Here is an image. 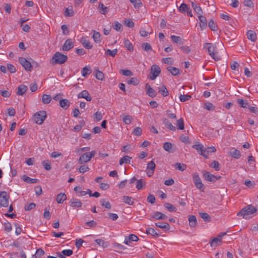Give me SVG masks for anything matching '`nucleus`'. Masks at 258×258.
<instances>
[{
  "label": "nucleus",
  "mask_w": 258,
  "mask_h": 258,
  "mask_svg": "<svg viewBox=\"0 0 258 258\" xmlns=\"http://www.w3.org/2000/svg\"><path fill=\"white\" fill-rule=\"evenodd\" d=\"M256 211V208L252 205H249L241 210L237 215L238 216H242L244 218L246 219L247 216L254 213Z\"/></svg>",
  "instance_id": "nucleus-1"
},
{
  "label": "nucleus",
  "mask_w": 258,
  "mask_h": 258,
  "mask_svg": "<svg viewBox=\"0 0 258 258\" xmlns=\"http://www.w3.org/2000/svg\"><path fill=\"white\" fill-rule=\"evenodd\" d=\"M204 48L208 49L209 54L215 60L218 61L221 59L220 56L217 55L216 52H215V47L211 43H207L204 45Z\"/></svg>",
  "instance_id": "nucleus-2"
},
{
  "label": "nucleus",
  "mask_w": 258,
  "mask_h": 258,
  "mask_svg": "<svg viewBox=\"0 0 258 258\" xmlns=\"http://www.w3.org/2000/svg\"><path fill=\"white\" fill-rule=\"evenodd\" d=\"M68 58V56L60 52H56L52 57V63L62 64L64 63Z\"/></svg>",
  "instance_id": "nucleus-3"
},
{
  "label": "nucleus",
  "mask_w": 258,
  "mask_h": 258,
  "mask_svg": "<svg viewBox=\"0 0 258 258\" xmlns=\"http://www.w3.org/2000/svg\"><path fill=\"white\" fill-rule=\"evenodd\" d=\"M46 113L44 111H40L34 114L33 120L38 124H41L46 118Z\"/></svg>",
  "instance_id": "nucleus-4"
},
{
  "label": "nucleus",
  "mask_w": 258,
  "mask_h": 258,
  "mask_svg": "<svg viewBox=\"0 0 258 258\" xmlns=\"http://www.w3.org/2000/svg\"><path fill=\"white\" fill-rule=\"evenodd\" d=\"M193 181L196 187L200 190L201 191L204 190V185L202 183V180L200 178L199 176L197 174H194L193 175Z\"/></svg>",
  "instance_id": "nucleus-5"
},
{
  "label": "nucleus",
  "mask_w": 258,
  "mask_h": 258,
  "mask_svg": "<svg viewBox=\"0 0 258 258\" xmlns=\"http://www.w3.org/2000/svg\"><path fill=\"white\" fill-rule=\"evenodd\" d=\"M161 73L160 67L156 64L153 65L151 68V74L152 75L150 77V79L154 80Z\"/></svg>",
  "instance_id": "nucleus-6"
},
{
  "label": "nucleus",
  "mask_w": 258,
  "mask_h": 258,
  "mask_svg": "<svg viewBox=\"0 0 258 258\" xmlns=\"http://www.w3.org/2000/svg\"><path fill=\"white\" fill-rule=\"evenodd\" d=\"M0 205L4 207H7L9 205V197L6 191L0 193Z\"/></svg>",
  "instance_id": "nucleus-7"
},
{
  "label": "nucleus",
  "mask_w": 258,
  "mask_h": 258,
  "mask_svg": "<svg viewBox=\"0 0 258 258\" xmlns=\"http://www.w3.org/2000/svg\"><path fill=\"white\" fill-rule=\"evenodd\" d=\"M19 61L27 71H31L32 69V64L25 58L21 57L19 58Z\"/></svg>",
  "instance_id": "nucleus-8"
},
{
  "label": "nucleus",
  "mask_w": 258,
  "mask_h": 258,
  "mask_svg": "<svg viewBox=\"0 0 258 258\" xmlns=\"http://www.w3.org/2000/svg\"><path fill=\"white\" fill-rule=\"evenodd\" d=\"M203 177L205 180L209 181L215 182L220 178V176H216L210 173L209 172L204 171L203 172Z\"/></svg>",
  "instance_id": "nucleus-9"
},
{
  "label": "nucleus",
  "mask_w": 258,
  "mask_h": 258,
  "mask_svg": "<svg viewBox=\"0 0 258 258\" xmlns=\"http://www.w3.org/2000/svg\"><path fill=\"white\" fill-rule=\"evenodd\" d=\"M78 98H84L88 101L92 100V97L87 90H83L78 95Z\"/></svg>",
  "instance_id": "nucleus-10"
},
{
  "label": "nucleus",
  "mask_w": 258,
  "mask_h": 258,
  "mask_svg": "<svg viewBox=\"0 0 258 258\" xmlns=\"http://www.w3.org/2000/svg\"><path fill=\"white\" fill-rule=\"evenodd\" d=\"M70 206L73 208H81L82 206V202L78 199L73 198L70 201Z\"/></svg>",
  "instance_id": "nucleus-11"
},
{
  "label": "nucleus",
  "mask_w": 258,
  "mask_h": 258,
  "mask_svg": "<svg viewBox=\"0 0 258 258\" xmlns=\"http://www.w3.org/2000/svg\"><path fill=\"white\" fill-rule=\"evenodd\" d=\"M145 88L147 89L146 94L148 96L152 98H154L156 96L157 93L148 83L145 85Z\"/></svg>",
  "instance_id": "nucleus-12"
},
{
  "label": "nucleus",
  "mask_w": 258,
  "mask_h": 258,
  "mask_svg": "<svg viewBox=\"0 0 258 258\" xmlns=\"http://www.w3.org/2000/svg\"><path fill=\"white\" fill-rule=\"evenodd\" d=\"M139 238L135 234H131L128 237H126L124 239V243L128 245L132 241H138Z\"/></svg>",
  "instance_id": "nucleus-13"
},
{
  "label": "nucleus",
  "mask_w": 258,
  "mask_h": 258,
  "mask_svg": "<svg viewBox=\"0 0 258 258\" xmlns=\"http://www.w3.org/2000/svg\"><path fill=\"white\" fill-rule=\"evenodd\" d=\"M91 159V157L89 156L88 153H86L81 156L79 160V163L82 164L89 162Z\"/></svg>",
  "instance_id": "nucleus-14"
},
{
  "label": "nucleus",
  "mask_w": 258,
  "mask_h": 258,
  "mask_svg": "<svg viewBox=\"0 0 258 258\" xmlns=\"http://www.w3.org/2000/svg\"><path fill=\"white\" fill-rule=\"evenodd\" d=\"M73 43L71 39H68L66 40L62 46V50L68 51L73 47Z\"/></svg>",
  "instance_id": "nucleus-15"
},
{
  "label": "nucleus",
  "mask_w": 258,
  "mask_h": 258,
  "mask_svg": "<svg viewBox=\"0 0 258 258\" xmlns=\"http://www.w3.org/2000/svg\"><path fill=\"white\" fill-rule=\"evenodd\" d=\"M155 225L157 227L165 231H168L170 229V225L166 222H158L156 223Z\"/></svg>",
  "instance_id": "nucleus-16"
},
{
  "label": "nucleus",
  "mask_w": 258,
  "mask_h": 258,
  "mask_svg": "<svg viewBox=\"0 0 258 258\" xmlns=\"http://www.w3.org/2000/svg\"><path fill=\"white\" fill-rule=\"evenodd\" d=\"M162 122L165 126L170 130L172 131H175L176 130V127L173 125L172 124L167 118H163Z\"/></svg>",
  "instance_id": "nucleus-17"
},
{
  "label": "nucleus",
  "mask_w": 258,
  "mask_h": 258,
  "mask_svg": "<svg viewBox=\"0 0 258 258\" xmlns=\"http://www.w3.org/2000/svg\"><path fill=\"white\" fill-rule=\"evenodd\" d=\"M70 104L71 102L67 99H61L59 100V105L64 109H67Z\"/></svg>",
  "instance_id": "nucleus-18"
},
{
  "label": "nucleus",
  "mask_w": 258,
  "mask_h": 258,
  "mask_svg": "<svg viewBox=\"0 0 258 258\" xmlns=\"http://www.w3.org/2000/svg\"><path fill=\"white\" fill-rule=\"evenodd\" d=\"M152 217L157 220H164L167 218V216L160 212H155Z\"/></svg>",
  "instance_id": "nucleus-19"
},
{
  "label": "nucleus",
  "mask_w": 258,
  "mask_h": 258,
  "mask_svg": "<svg viewBox=\"0 0 258 258\" xmlns=\"http://www.w3.org/2000/svg\"><path fill=\"white\" fill-rule=\"evenodd\" d=\"M199 19L200 21V27L203 30L207 27V21L206 18L204 16H199Z\"/></svg>",
  "instance_id": "nucleus-20"
},
{
  "label": "nucleus",
  "mask_w": 258,
  "mask_h": 258,
  "mask_svg": "<svg viewBox=\"0 0 258 258\" xmlns=\"http://www.w3.org/2000/svg\"><path fill=\"white\" fill-rule=\"evenodd\" d=\"M80 42L85 48L90 49L92 48V45H91L90 42L88 40H87L85 38H81L80 39Z\"/></svg>",
  "instance_id": "nucleus-21"
},
{
  "label": "nucleus",
  "mask_w": 258,
  "mask_h": 258,
  "mask_svg": "<svg viewBox=\"0 0 258 258\" xmlns=\"http://www.w3.org/2000/svg\"><path fill=\"white\" fill-rule=\"evenodd\" d=\"M222 243V240L218 237L214 238L210 242V244L211 247H216Z\"/></svg>",
  "instance_id": "nucleus-22"
},
{
  "label": "nucleus",
  "mask_w": 258,
  "mask_h": 258,
  "mask_svg": "<svg viewBox=\"0 0 258 258\" xmlns=\"http://www.w3.org/2000/svg\"><path fill=\"white\" fill-rule=\"evenodd\" d=\"M247 38L252 42H255L256 40V34L254 31L252 30H248L247 31Z\"/></svg>",
  "instance_id": "nucleus-23"
},
{
  "label": "nucleus",
  "mask_w": 258,
  "mask_h": 258,
  "mask_svg": "<svg viewBox=\"0 0 258 258\" xmlns=\"http://www.w3.org/2000/svg\"><path fill=\"white\" fill-rule=\"evenodd\" d=\"M189 226L191 227H195L197 225V218L194 215H190L188 218Z\"/></svg>",
  "instance_id": "nucleus-24"
},
{
  "label": "nucleus",
  "mask_w": 258,
  "mask_h": 258,
  "mask_svg": "<svg viewBox=\"0 0 258 258\" xmlns=\"http://www.w3.org/2000/svg\"><path fill=\"white\" fill-rule=\"evenodd\" d=\"M28 88L25 85H20L18 88L17 94L18 95H23L27 90Z\"/></svg>",
  "instance_id": "nucleus-25"
},
{
  "label": "nucleus",
  "mask_w": 258,
  "mask_h": 258,
  "mask_svg": "<svg viewBox=\"0 0 258 258\" xmlns=\"http://www.w3.org/2000/svg\"><path fill=\"white\" fill-rule=\"evenodd\" d=\"M172 144L170 142H165L163 144V148L169 153H173L174 150H172Z\"/></svg>",
  "instance_id": "nucleus-26"
},
{
  "label": "nucleus",
  "mask_w": 258,
  "mask_h": 258,
  "mask_svg": "<svg viewBox=\"0 0 258 258\" xmlns=\"http://www.w3.org/2000/svg\"><path fill=\"white\" fill-rule=\"evenodd\" d=\"M132 158L128 155H125L120 159L119 164L122 165L123 164H130Z\"/></svg>",
  "instance_id": "nucleus-27"
},
{
  "label": "nucleus",
  "mask_w": 258,
  "mask_h": 258,
  "mask_svg": "<svg viewBox=\"0 0 258 258\" xmlns=\"http://www.w3.org/2000/svg\"><path fill=\"white\" fill-rule=\"evenodd\" d=\"M124 46L130 51H133L134 46L132 43L127 38L124 39Z\"/></svg>",
  "instance_id": "nucleus-28"
},
{
  "label": "nucleus",
  "mask_w": 258,
  "mask_h": 258,
  "mask_svg": "<svg viewBox=\"0 0 258 258\" xmlns=\"http://www.w3.org/2000/svg\"><path fill=\"white\" fill-rule=\"evenodd\" d=\"M230 155L235 159H239L241 156V153L239 151L236 149H233L229 152Z\"/></svg>",
  "instance_id": "nucleus-29"
},
{
  "label": "nucleus",
  "mask_w": 258,
  "mask_h": 258,
  "mask_svg": "<svg viewBox=\"0 0 258 258\" xmlns=\"http://www.w3.org/2000/svg\"><path fill=\"white\" fill-rule=\"evenodd\" d=\"M23 179L24 181L29 183H36L38 181L37 179L31 178L25 175H23Z\"/></svg>",
  "instance_id": "nucleus-30"
},
{
  "label": "nucleus",
  "mask_w": 258,
  "mask_h": 258,
  "mask_svg": "<svg viewBox=\"0 0 258 258\" xmlns=\"http://www.w3.org/2000/svg\"><path fill=\"white\" fill-rule=\"evenodd\" d=\"M93 34L92 35V38L94 39V41L97 43H100L101 42L100 34L95 30H93Z\"/></svg>",
  "instance_id": "nucleus-31"
},
{
  "label": "nucleus",
  "mask_w": 258,
  "mask_h": 258,
  "mask_svg": "<svg viewBox=\"0 0 258 258\" xmlns=\"http://www.w3.org/2000/svg\"><path fill=\"white\" fill-rule=\"evenodd\" d=\"M67 199V196L64 194H59L56 197V201L58 204H61Z\"/></svg>",
  "instance_id": "nucleus-32"
},
{
  "label": "nucleus",
  "mask_w": 258,
  "mask_h": 258,
  "mask_svg": "<svg viewBox=\"0 0 258 258\" xmlns=\"http://www.w3.org/2000/svg\"><path fill=\"white\" fill-rule=\"evenodd\" d=\"M167 70L173 76H176L179 73L178 69L171 66L167 67Z\"/></svg>",
  "instance_id": "nucleus-33"
},
{
  "label": "nucleus",
  "mask_w": 258,
  "mask_h": 258,
  "mask_svg": "<svg viewBox=\"0 0 258 258\" xmlns=\"http://www.w3.org/2000/svg\"><path fill=\"white\" fill-rule=\"evenodd\" d=\"M176 127L177 129L180 130H182L184 128V123L182 118H180L177 120Z\"/></svg>",
  "instance_id": "nucleus-34"
},
{
  "label": "nucleus",
  "mask_w": 258,
  "mask_h": 258,
  "mask_svg": "<svg viewBox=\"0 0 258 258\" xmlns=\"http://www.w3.org/2000/svg\"><path fill=\"white\" fill-rule=\"evenodd\" d=\"M159 92H160L163 96H167L169 94V92L165 86L162 85L161 87L158 88Z\"/></svg>",
  "instance_id": "nucleus-35"
},
{
  "label": "nucleus",
  "mask_w": 258,
  "mask_h": 258,
  "mask_svg": "<svg viewBox=\"0 0 258 258\" xmlns=\"http://www.w3.org/2000/svg\"><path fill=\"white\" fill-rule=\"evenodd\" d=\"M122 200L123 202H124L126 204H127L129 205H133L134 204V200L131 197L123 196L122 198Z\"/></svg>",
  "instance_id": "nucleus-36"
},
{
  "label": "nucleus",
  "mask_w": 258,
  "mask_h": 258,
  "mask_svg": "<svg viewBox=\"0 0 258 258\" xmlns=\"http://www.w3.org/2000/svg\"><path fill=\"white\" fill-rule=\"evenodd\" d=\"M51 100V97L49 95L43 94L42 97V101L44 104H48Z\"/></svg>",
  "instance_id": "nucleus-37"
},
{
  "label": "nucleus",
  "mask_w": 258,
  "mask_h": 258,
  "mask_svg": "<svg viewBox=\"0 0 258 258\" xmlns=\"http://www.w3.org/2000/svg\"><path fill=\"white\" fill-rule=\"evenodd\" d=\"M122 121L126 124H129L132 122V117L128 115H122Z\"/></svg>",
  "instance_id": "nucleus-38"
},
{
  "label": "nucleus",
  "mask_w": 258,
  "mask_h": 258,
  "mask_svg": "<svg viewBox=\"0 0 258 258\" xmlns=\"http://www.w3.org/2000/svg\"><path fill=\"white\" fill-rule=\"evenodd\" d=\"M100 203L102 206L105 207L107 209H110L111 208V204L109 202L106 201L105 199H101Z\"/></svg>",
  "instance_id": "nucleus-39"
},
{
  "label": "nucleus",
  "mask_w": 258,
  "mask_h": 258,
  "mask_svg": "<svg viewBox=\"0 0 258 258\" xmlns=\"http://www.w3.org/2000/svg\"><path fill=\"white\" fill-rule=\"evenodd\" d=\"M208 26L210 29L212 31H216L217 29V25L216 23L213 21V19H211L208 23Z\"/></svg>",
  "instance_id": "nucleus-40"
},
{
  "label": "nucleus",
  "mask_w": 258,
  "mask_h": 258,
  "mask_svg": "<svg viewBox=\"0 0 258 258\" xmlns=\"http://www.w3.org/2000/svg\"><path fill=\"white\" fill-rule=\"evenodd\" d=\"M174 167L176 168V169L180 170V171H184L186 169V165L180 163H176L174 165Z\"/></svg>",
  "instance_id": "nucleus-41"
},
{
  "label": "nucleus",
  "mask_w": 258,
  "mask_h": 258,
  "mask_svg": "<svg viewBox=\"0 0 258 258\" xmlns=\"http://www.w3.org/2000/svg\"><path fill=\"white\" fill-rule=\"evenodd\" d=\"M204 146L201 144H198L196 145H194L192 147L194 149L196 150L198 152H200L203 153L204 152Z\"/></svg>",
  "instance_id": "nucleus-42"
},
{
  "label": "nucleus",
  "mask_w": 258,
  "mask_h": 258,
  "mask_svg": "<svg viewBox=\"0 0 258 258\" xmlns=\"http://www.w3.org/2000/svg\"><path fill=\"white\" fill-rule=\"evenodd\" d=\"M164 206L169 212H172L176 211V208L170 203H165Z\"/></svg>",
  "instance_id": "nucleus-43"
},
{
  "label": "nucleus",
  "mask_w": 258,
  "mask_h": 258,
  "mask_svg": "<svg viewBox=\"0 0 258 258\" xmlns=\"http://www.w3.org/2000/svg\"><path fill=\"white\" fill-rule=\"evenodd\" d=\"M95 242L100 246L103 247H106L108 246V243L104 241L102 239H97L95 240Z\"/></svg>",
  "instance_id": "nucleus-44"
},
{
  "label": "nucleus",
  "mask_w": 258,
  "mask_h": 258,
  "mask_svg": "<svg viewBox=\"0 0 258 258\" xmlns=\"http://www.w3.org/2000/svg\"><path fill=\"white\" fill-rule=\"evenodd\" d=\"M117 51L118 50L117 49H114L113 50H110L108 49L105 51V53L106 55H110L112 57H114L115 55L117 54Z\"/></svg>",
  "instance_id": "nucleus-45"
},
{
  "label": "nucleus",
  "mask_w": 258,
  "mask_h": 258,
  "mask_svg": "<svg viewBox=\"0 0 258 258\" xmlns=\"http://www.w3.org/2000/svg\"><path fill=\"white\" fill-rule=\"evenodd\" d=\"M189 9V8L186 4L182 3L179 7L178 10L180 12L185 13Z\"/></svg>",
  "instance_id": "nucleus-46"
},
{
  "label": "nucleus",
  "mask_w": 258,
  "mask_h": 258,
  "mask_svg": "<svg viewBox=\"0 0 258 258\" xmlns=\"http://www.w3.org/2000/svg\"><path fill=\"white\" fill-rule=\"evenodd\" d=\"M42 164L43 167L46 170H50L51 168V164L48 160H46L42 162Z\"/></svg>",
  "instance_id": "nucleus-47"
},
{
  "label": "nucleus",
  "mask_w": 258,
  "mask_h": 258,
  "mask_svg": "<svg viewBox=\"0 0 258 258\" xmlns=\"http://www.w3.org/2000/svg\"><path fill=\"white\" fill-rule=\"evenodd\" d=\"M91 73V70L87 66L84 67L81 71L82 75L84 77H85L87 75L90 74Z\"/></svg>",
  "instance_id": "nucleus-48"
},
{
  "label": "nucleus",
  "mask_w": 258,
  "mask_h": 258,
  "mask_svg": "<svg viewBox=\"0 0 258 258\" xmlns=\"http://www.w3.org/2000/svg\"><path fill=\"white\" fill-rule=\"evenodd\" d=\"M140 81L137 78H132L127 81V83L129 85H137L139 83Z\"/></svg>",
  "instance_id": "nucleus-49"
},
{
  "label": "nucleus",
  "mask_w": 258,
  "mask_h": 258,
  "mask_svg": "<svg viewBox=\"0 0 258 258\" xmlns=\"http://www.w3.org/2000/svg\"><path fill=\"white\" fill-rule=\"evenodd\" d=\"M133 4L135 8H139L142 6V3L140 0H129Z\"/></svg>",
  "instance_id": "nucleus-50"
},
{
  "label": "nucleus",
  "mask_w": 258,
  "mask_h": 258,
  "mask_svg": "<svg viewBox=\"0 0 258 258\" xmlns=\"http://www.w3.org/2000/svg\"><path fill=\"white\" fill-rule=\"evenodd\" d=\"M146 233L148 234H150L153 236H159V234L157 233L155 229L152 228H148L146 230Z\"/></svg>",
  "instance_id": "nucleus-51"
},
{
  "label": "nucleus",
  "mask_w": 258,
  "mask_h": 258,
  "mask_svg": "<svg viewBox=\"0 0 258 258\" xmlns=\"http://www.w3.org/2000/svg\"><path fill=\"white\" fill-rule=\"evenodd\" d=\"M171 38L173 42H174L177 44L182 43L181 38L179 36H175V35H171Z\"/></svg>",
  "instance_id": "nucleus-52"
},
{
  "label": "nucleus",
  "mask_w": 258,
  "mask_h": 258,
  "mask_svg": "<svg viewBox=\"0 0 258 258\" xmlns=\"http://www.w3.org/2000/svg\"><path fill=\"white\" fill-rule=\"evenodd\" d=\"M199 215L200 217L206 221H210L211 220V217L207 213H200Z\"/></svg>",
  "instance_id": "nucleus-53"
},
{
  "label": "nucleus",
  "mask_w": 258,
  "mask_h": 258,
  "mask_svg": "<svg viewBox=\"0 0 258 258\" xmlns=\"http://www.w3.org/2000/svg\"><path fill=\"white\" fill-rule=\"evenodd\" d=\"M98 8L101 10L100 13L103 15H105L107 12V7L104 6L102 3H100Z\"/></svg>",
  "instance_id": "nucleus-54"
},
{
  "label": "nucleus",
  "mask_w": 258,
  "mask_h": 258,
  "mask_svg": "<svg viewBox=\"0 0 258 258\" xmlns=\"http://www.w3.org/2000/svg\"><path fill=\"white\" fill-rule=\"evenodd\" d=\"M204 108L210 111H213L215 109V107L213 104L210 102L205 103L204 104Z\"/></svg>",
  "instance_id": "nucleus-55"
},
{
  "label": "nucleus",
  "mask_w": 258,
  "mask_h": 258,
  "mask_svg": "<svg viewBox=\"0 0 258 258\" xmlns=\"http://www.w3.org/2000/svg\"><path fill=\"white\" fill-rule=\"evenodd\" d=\"M74 11L73 8H71L70 9L67 8L64 11V15L66 17H72L74 15Z\"/></svg>",
  "instance_id": "nucleus-56"
},
{
  "label": "nucleus",
  "mask_w": 258,
  "mask_h": 258,
  "mask_svg": "<svg viewBox=\"0 0 258 258\" xmlns=\"http://www.w3.org/2000/svg\"><path fill=\"white\" fill-rule=\"evenodd\" d=\"M142 48L146 51H149L152 50V47L151 45L148 43H143L142 44Z\"/></svg>",
  "instance_id": "nucleus-57"
},
{
  "label": "nucleus",
  "mask_w": 258,
  "mask_h": 258,
  "mask_svg": "<svg viewBox=\"0 0 258 258\" xmlns=\"http://www.w3.org/2000/svg\"><path fill=\"white\" fill-rule=\"evenodd\" d=\"M134 24V22L130 19L124 20V25L129 28H133Z\"/></svg>",
  "instance_id": "nucleus-58"
},
{
  "label": "nucleus",
  "mask_w": 258,
  "mask_h": 258,
  "mask_svg": "<svg viewBox=\"0 0 258 258\" xmlns=\"http://www.w3.org/2000/svg\"><path fill=\"white\" fill-rule=\"evenodd\" d=\"M211 166L214 168L216 171H219L220 169V164L219 162L217 161H213V162L211 164Z\"/></svg>",
  "instance_id": "nucleus-59"
},
{
  "label": "nucleus",
  "mask_w": 258,
  "mask_h": 258,
  "mask_svg": "<svg viewBox=\"0 0 258 258\" xmlns=\"http://www.w3.org/2000/svg\"><path fill=\"white\" fill-rule=\"evenodd\" d=\"M120 73L125 76H133V73L129 70H121Z\"/></svg>",
  "instance_id": "nucleus-60"
},
{
  "label": "nucleus",
  "mask_w": 258,
  "mask_h": 258,
  "mask_svg": "<svg viewBox=\"0 0 258 258\" xmlns=\"http://www.w3.org/2000/svg\"><path fill=\"white\" fill-rule=\"evenodd\" d=\"M95 77L97 79L102 81L104 79V74L101 71L97 70L96 73Z\"/></svg>",
  "instance_id": "nucleus-61"
},
{
  "label": "nucleus",
  "mask_w": 258,
  "mask_h": 258,
  "mask_svg": "<svg viewBox=\"0 0 258 258\" xmlns=\"http://www.w3.org/2000/svg\"><path fill=\"white\" fill-rule=\"evenodd\" d=\"M237 102L243 108H246L248 105V103L242 99H238Z\"/></svg>",
  "instance_id": "nucleus-62"
},
{
  "label": "nucleus",
  "mask_w": 258,
  "mask_h": 258,
  "mask_svg": "<svg viewBox=\"0 0 258 258\" xmlns=\"http://www.w3.org/2000/svg\"><path fill=\"white\" fill-rule=\"evenodd\" d=\"M179 139L181 142L184 143L185 144H188L190 143L188 137L184 135H181L179 137Z\"/></svg>",
  "instance_id": "nucleus-63"
},
{
  "label": "nucleus",
  "mask_w": 258,
  "mask_h": 258,
  "mask_svg": "<svg viewBox=\"0 0 258 258\" xmlns=\"http://www.w3.org/2000/svg\"><path fill=\"white\" fill-rule=\"evenodd\" d=\"M84 124L85 122L84 121H81L79 124H78L74 127V130L76 132L80 131Z\"/></svg>",
  "instance_id": "nucleus-64"
}]
</instances>
